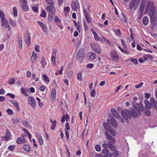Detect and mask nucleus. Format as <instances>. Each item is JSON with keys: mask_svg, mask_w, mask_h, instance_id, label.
<instances>
[{"mask_svg": "<svg viewBox=\"0 0 157 157\" xmlns=\"http://www.w3.org/2000/svg\"><path fill=\"white\" fill-rule=\"evenodd\" d=\"M149 10L148 15L150 18L151 23L153 22L155 20V8L154 6L153 2L150 1H147L145 11Z\"/></svg>", "mask_w": 157, "mask_h": 157, "instance_id": "obj_1", "label": "nucleus"}, {"mask_svg": "<svg viewBox=\"0 0 157 157\" xmlns=\"http://www.w3.org/2000/svg\"><path fill=\"white\" fill-rule=\"evenodd\" d=\"M133 110L132 108H129L128 110L126 109H124L121 111V113L122 116L125 119L128 118H132V111Z\"/></svg>", "mask_w": 157, "mask_h": 157, "instance_id": "obj_2", "label": "nucleus"}, {"mask_svg": "<svg viewBox=\"0 0 157 157\" xmlns=\"http://www.w3.org/2000/svg\"><path fill=\"white\" fill-rule=\"evenodd\" d=\"M85 54L84 49L82 48L79 49L76 58L80 63L82 62Z\"/></svg>", "mask_w": 157, "mask_h": 157, "instance_id": "obj_3", "label": "nucleus"}, {"mask_svg": "<svg viewBox=\"0 0 157 157\" xmlns=\"http://www.w3.org/2000/svg\"><path fill=\"white\" fill-rule=\"evenodd\" d=\"M0 17L1 18V26L3 27L5 25H6L8 23V21L5 19V14L4 13L0 10Z\"/></svg>", "mask_w": 157, "mask_h": 157, "instance_id": "obj_4", "label": "nucleus"}, {"mask_svg": "<svg viewBox=\"0 0 157 157\" xmlns=\"http://www.w3.org/2000/svg\"><path fill=\"white\" fill-rule=\"evenodd\" d=\"M28 104L31 105L33 108L35 109L36 107V101L34 97L29 96L27 99Z\"/></svg>", "mask_w": 157, "mask_h": 157, "instance_id": "obj_5", "label": "nucleus"}, {"mask_svg": "<svg viewBox=\"0 0 157 157\" xmlns=\"http://www.w3.org/2000/svg\"><path fill=\"white\" fill-rule=\"evenodd\" d=\"M91 48L98 54H100L101 49L99 46L95 43H92L90 44Z\"/></svg>", "mask_w": 157, "mask_h": 157, "instance_id": "obj_6", "label": "nucleus"}, {"mask_svg": "<svg viewBox=\"0 0 157 157\" xmlns=\"http://www.w3.org/2000/svg\"><path fill=\"white\" fill-rule=\"evenodd\" d=\"M46 10L48 12H50L53 14L56 11V8L53 5H49L46 6L45 8Z\"/></svg>", "mask_w": 157, "mask_h": 157, "instance_id": "obj_7", "label": "nucleus"}, {"mask_svg": "<svg viewBox=\"0 0 157 157\" xmlns=\"http://www.w3.org/2000/svg\"><path fill=\"white\" fill-rule=\"evenodd\" d=\"M107 121L109 124L112 125L115 127L117 126V122L113 117H112L110 119H108Z\"/></svg>", "mask_w": 157, "mask_h": 157, "instance_id": "obj_8", "label": "nucleus"}, {"mask_svg": "<svg viewBox=\"0 0 157 157\" xmlns=\"http://www.w3.org/2000/svg\"><path fill=\"white\" fill-rule=\"evenodd\" d=\"M136 1V0H132L131 2L129 5V8L130 9H132L133 7H134L135 10L137 9L138 6L139 4L137 2L135 4Z\"/></svg>", "mask_w": 157, "mask_h": 157, "instance_id": "obj_9", "label": "nucleus"}, {"mask_svg": "<svg viewBox=\"0 0 157 157\" xmlns=\"http://www.w3.org/2000/svg\"><path fill=\"white\" fill-rule=\"evenodd\" d=\"M110 55L113 60L116 61H117L118 60V56L115 51H112L110 53Z\"/></svg>", "mask_w": 157, "mask_h": 157, "instance_id": "obj_10", "label": "nucleus"}, {"mask_svg": "<svg viewBox=\"0 0 157 157\" xmlns=\"http://www.w3.org/2000/svg\"><path fill=\"white\" fill-rule=\"evenodd\" d=\"M25 41L27 45H29L31 43V37L29 33H27L25 34Z\"/></svg>", "mask_w": 157, "mask_h": 157, "instance_id": "obj_11", "label": "nucleus"}, {"mask_svg": "<svg viewBox=\"0 0 157 157\" xmlns=\"http://www.w3.org/2000/svg\"><path fill=\"white\" fill-rule=\"evenodd\" d=\"M26 142V140L24 136H20L16 140L17 144H21L25 143Z\"/></svg>", "mask_w": 157, "mask_h": 157, "instance_id": "obj_12", "label": "nucleus"}, {"mask_svg": "<svg viewBox=\"0 0 157 157\" xmlns=\"http://www.w3.org/2000/svg\"><path fill=\"white\" fill-rule=\"evenodd\" d=\"M105 135L107 138L108 140L110 141V142L111 143H114L115 141L114 138L110 136L109 133L107 132H105Z\"/></svg>", "mask_w": 157, "mask_h": 157, "instance_id": "obj_13", "label": "nucleus"}, {"mask_svg": "<svg viewBox=\"0 0 157 157\" xmlns=\"http://www.w3.org/2000/svg\"><path fill=\"white\" fill-rule=\"evenodd\" d=\"M135 103V102H132V104L133 105V107L135 109H137L138 108H139L140 110L141 111H143L144 110V107L141 104L137 103L136 104V105H134V103Z\"/></svg>", "mask_w": 157, "mask_h": 157, "instance_id": "obj_14", "label": "nucleus"}, {"mask_svg": "<svg viewBox=\"0 0 157 157\" xmlns=\"http://www.w3.org/2000/svg\"><path fill=\"white\" fill-rule=\"evenodd\" d=\"M141 115V113L140 110L135 112L133 109V110L132 111V116L135 118L137 117L138 116H139Z\"/></svg>", "mask_w": 157, "mask_h": 157, "instance_id": "obj_15", "label": "nucleus"}, {"mask_svg": "<svg viewBox=\"0 0 157 157\" xmlns=\"http://www.w3.org/2000/svg\"><path fill=\"white\" fill-rule=\"evenodd\" d=\"M10 133L8 129L7 130L5 134V136H4L2 137V139L3 140L5 141H7L10 138Z\"/></svg>", "mask_w": 157, "mask_h": 157, "instance_id": "obj_16", "label": "nucleus"}, {"mask_svg": "<svg viewBox=\"0 0 157 157\" xmlns=\"http://www.w3.org/2000/svg\"><path fill=\"white\" fill-rule=\"evenodd\" d=\"M37 23L38 25L41 27L42 29L44 32L46 33L47 32L46 27L43 22L38 21H37Z\"/></svg>", "mask_w": 157, "mask_h": 157, "instance_id": "obj_17", "label": "nucleus"}, {"mask_svg": "<svg viewBox=\"0 0 157 157\" xmlns=\"http://www.w3.org/2000/svg\"><path fill=\"white\" fill-rule=\"evenodd\" d=\"M111 112L114 116L116 118H119V115L117 112L114 109H112L111 110Z\"/></svg>", "mask_w": 157, "mask_h": 157, "instance_id": "obj_18", "label": "nucleus"}, {"mask_svg": "<svg viewBox=\"0 0 157 157\" xmlns=\"http://www.w3.org/2000/svg\"><path fill=\"white\" fill-rule=\"evenodd\" d=\"M78 3L77 2L73 1L71 3V7L72 9L74 11H76L77 9Z\"/></svg>", "mask_w": 157, "mask_h": 157, "instance_id": "obj_19", "label": "nucleus"}, {"mask_svg": "<svg viewBox=\"0 0 157 157\" xmlns=\"http://www.w3.org/2000/svg\"><path fill=\"white\" fill-rule=\"evenodd\" d=\"M146 0H142L139 9L140 11H144Z\"/></svg>", "mask_w": 157, "mask_h": 157, "instance_id": "obj_20", "label": "nucleus"}, {"mask_svg": "<svg viewBox=\"0 0 157 157\" xmlns=\"http://www.w3.org/2000/svg\"><path fill=\"white\" fill-rule=\"evenodd\" d=\"M40 62L42 68L43 69L44 68L45 66L47 65V63L46 61L45 58L44 57L42 58Z\"/></svg>", "mask_w": 157, "mask_h": 157, "instance_id": "obj_21", "label": "nucleus"}, {"mask_svg": "<svg viewBox=\"0 0 157 157\" xmlns=\"http://www.w3.org/2000/svg\"><path fill=\"white\" fill-rule=\"evenodd\" d=\"M56 89L53 88L52 89L51 93V97L52 99H55L56 97Z\"/></svg>", "mask_w": 157, "mask_h": 157, "instance_id": "obj_22", "label": "nucleus"}, {"mask_svg": "<svg viewBox=\"0 0 157 157\" xmlns=\"http://www.w3.org/2000/svg\"><path fill=\"white\" fill-rule=\"evenodd\" d=\"M89 59L91 60H93L97 57L96 54L93 52H90L89 53Z\"/></svg>", "mask_w": 157, "mask_h": 157, "instance_id": "obj_23", "label": "nucleus"}, {"mask_svg": "<svg viewBox=\"0 0 157 157\" xmlns=\"http://www.w3.org/2000/svg\"><path fill=\"white\" fill-rule=\"evenodd\" d=\"M149 19L147 16H144L142 20V23L145 26L147 25L148 23Z\"/></svg>", "mask_w": 157, "mask_h": 157, "instance_id": "obj_24", "label": "nucleus"}, {"mask_svg": "<svg viewBox=\"0 0 157 157\" xmlns=\"http://www.w3.org/2000/svg\"><path fill=\"white\" fill-rule=\"evenodd\" d=\"M21 6L22 10L25 11H27L29 10V8L27 6V3L21 4Z\"/></svg>", "mask_w": 157, "mask_h": 157, "instance_id": "obj_25", "label": "nucleus"}, {"mask_svg": "<svg viewBox=\"0 0 157 157\" xmlns=\"http://www.w3.org/2000/svg\"><path fill=\"white\" fill-rule=\"evenodd\" d=\"M144 102L146 107L148 109H150L151 108V105L147 99H145L144 101Z\"/></svg>", "mask_w": 157, "mask_h": 157, "instance_id": "obj_26", "label": "nucleus"}, {"mask_svg": "<svg viewBox=\"0 0 157 157\" xmlns=\"http://www.w3.org/2000/svg\"><path fill=\"white\" fill-rule=\"evenodd\" d=\"M108 131L112 136H116V133L114 130L111 127H110L108 129Z\"/></svg>", "mask_w": 157, "mask_h": 157, "instance_id": "obj_27", "label": "nucleus"}, {"mask_svg": "<svg viewBox=\"0 0 157 157\" xmlns=\"http://www.w3.org/2000/svg\"><path fill=\"white\" fill-rule=\"evenodd\" d=\"M11 103H12L14 106L16 107L17 110L19 108L18 105V103L15 100H12L11 101H9Z\"/></svg>", "mask_w": 157, "mask_h": 157, "instance_id": "obj_28", "label": "nucleus"}, {"mask_svg": "<svg viewBox=\"0 0 157 157\" xmlns=\"http://www.w3.org/2000/svg\"><path fill=\"white\" fill-rule=\"evenodd\" d=\"M36 136L38 138L40 144L41 145H42L43 144V140L40 134H36Z\"/></svg>", "mask_w": 157, "mask_h": 157, "instance_id": "obj_29", "label": "nucleus"}, {"mask_svg": "<svg viewBox=\"0 0 157 157\" xmlns=\"http://www.w3.org/2000/svg\"><path fill=\"white\" fill-rule=\"evenodd\" d=\"M11 122L15 124H17V123H20L19 120L17 118H13L11 120Z\"/></svg>", "mask_w": 157, "mask_h": 157, "instance_id": "obj_30", "label": "nucleus"}, {"mask_svg": "<svg viewBox=\"0 0 157 157\" xmlns=\"http://www.w3.org/2000/svg\"><path fill=\"white\" fill-rule=\"evenodd\" d=\"M23 148L25 151H30V146L28 145H25L23 146Z\"/></svg>", "mask_w": 157, "mask_h": 157, "instance_id": "obj_31", "label": "nucleus"}, {"mask_svg": "<svg viewBox=\"0 0 157 157\" xmlns=\"http://www.w3.org/2000/svg\"><path fill=\"white\" fill-rule=\"evenodd\" d=\"M21 92L24 95L26 96H28V95L27 94V91L25 89L24 87H22L21 89Z\"/></svg>", "mask_w": 157, "mask_h": 157, "instance_id": "obj_32", "label": "nucleus"}, {"mask_svg": "<svg viewBox=\"0 0 157 157\" xmlns=\"http://www.w3.org/2000/svg\"><path fill=\"white\" fill-rule=\"evenodd\" d=\"M109 151L107 149H103L102 150V153L103 154H105V155L109 154Z\"/></svg>", "mask_w": 157, "mask_h": 157, "instance_id": "obj_33", "label": "nucleus"}, {"mask_svg": "<svg viewBox=\"0 0 157 157\" xmlns=\"http://www.w3.org/2000/svg\"><path fill=\"white\" fill-rule=\"evenodd\" d=\"M13 14L15 17H17V8L14 6L13 8Z\"/></svg>", "mask_w": 157, "mask_h": 157, "instance_id": "obj_34", "label": "nucleus"}, {"mask_svg": "<svg viewBox=\"0 0 157 157\" xmlns=\"http://www.w3.org/2000/svg\"><path fill=\"white\" fill-rule=\"evenodd\" d=\"M9 21L11 25L13 27L16 26V23L15 21L13 20L11 18L9 19Z\"/></svg>", "mask_w": 157, "mask_h": 157, "instance_id": "obj_35", "label": "nucleus"}, {"mask_svg": "<svg viewBox=\"0 0 157 157\" xmlns=\"http://www.w3.org/2000/svg\"><path fill=\"white\" fill-rule=\"evenodd\" d=\"M43 78L44 80L46 82L49 83L50 82V80L48 77L47 75L45 74H44L43 75Z\"/></svg>", "mask_w": 157, "mask_h": 157, "instance_id": "obj_36", "label": "nucleus"}, {"mask_svg": "<svg viewBox=\"0 0 157 157\" xmlns=\"http://www.w3.org/2000/svg\"><path fill=\"white\" fill-rule=\"evenodd\" d=\"M15 82V80L14 78H11L9 79L8 83L10 85H12L14 84Z\"/></svg>", "mask_w": 157, "mask_h": 157, "instance_id": "obj_37", "label": "nucleus"}, {"mask_svg": "<svg viewBox=\"0 0 157 157\" xmlns=\"http://www.w3.org/2000/svg\"><path fill=\"white\" fill-rule=\"evenodd\" d=\"M22 130L25 133H26L29 136V138L31 139V135L29 133L27 129L25 128H23Z\"/></svg>", "mask_w": 157, "mask_h": 157, "instance_id": "obj_38", "label": "nucleus"}, {"mask_svg": "<svg viewBox=\"0 0 157 157\" xmlns=\"http://www.w3.org/2000/svg\"><path fill=\"white\" fill-rule=\"evenodd\" d=\"M22 124L24 127H28V126H29V123L28 122L24 120H23L22 121Z\"/></svg>", "mask_w": 157, "mask_h": 157, "instance_id": "obj_39", "label": "nucleus"}, {"mask_svg": "<svg viewBox=\"0 0 157 157\" xmlns=\"http://www.w3.org/2000/svg\"><path fill=\"white\" fill-rule=\"evenodd\" d=\"M77 78L78 80L79 81H81L82 80V74L81 73H78L77 75Z\"/></svg>", "mask_w": 157, "mask_h": 157, "instance_id": "obj_40", "label": "nucleus"}, {"mask_svg": "<svg viewBox=\"0 0 157 157\" xmlns=\"http://www.w3.org/2000/svg\"><path fill=\"white\" fill-rule=\"evenodd\" d=\"M45 2L48 5L54 4V0H45Z\"/></svg>", "mask_w": 157, "mask_h": 157, "instance_id": "obj_41", "label": "nucleus"}, {"mask_svg": "<svg viewBox=\"0 0 157 157\" xmlns=\"http://www.w3.org/2000/svg\"><path fill=\"white\" fill-rule=\"evenodd\" d=\"M37 57L36 54L34 52L32 54V56H31V59H33L36 60L37 59Z\"/></svg>", "mask_w": 157, "mask_h": 157, "instance_id": "obj_42", "label": "nucleus"}, {"mask_svg": "<svg viewBox=\"0 0 157 157\" xmlns=\"http://www.w3.org/2000/svg\"><path fill=\"white\" fill-rule=\"evenodd\" d=\"M102 38L104 41L108 45H110L111 43L109 40H107L105 37L102 36Z\"/></svg>", "mask_w": 157, "mask_h": 157, "instance_id": "obj_43", "label": "nucleus"}, {"mask_svg": "<svg viewBox=\"0 0 157 157\" xmlns=\"http://www.w3.org/2000/svg\"><path fill=\"white\" fill-rule=\"evenodd\" d=\"M15 147L14 145H11L8 147V149L9 151H12L14 149Z\"/></svg>", "mask_w": 157, "mask_h": 157, "instance_id": "obj_44", "label": "nucleus"}, {"mask_svg": "<svg viewBox=\"0 0 157 157\" xmlns=\"http://www.w3.org/2000/svg\"><path fill=\"white\" fill-rule=\"evenodd\" d=\"M41 17H45L46 16V13L45 10H43L41 11V13L40 14Z\"/></svg>", "mask_w": 157, "mask_h": 157, "instance_id": "obj_45", "label": "nucleus"}, {"mask_svg": "<svg viewBox=\"0 0 157 157\" xmlns=\"http://www.w3.org/2000/svg\"><path fill=\"white\" fill-rule=\"evenodd\" d=\"M95 149L97 151H100L101 150L100 146L98 144H97L95 147Z\"/></svg>", "mask_w": 157, "mask_h": 157, "instance_id": "obj_46", "label": "nucleus"}, {"mask_svg": "<svg viewBox=\"0 0 157 157\" xmlns=\"http://www.w3.org/2000/svg\"><path fill=\"white\" fill-rule=\"evenodd\" d=\"M103 126L105 129L106 130H107L110 127L108 126L106 122H104L103 124Z\"/></svg>", "mask_w": 157, "mask_h": 157, "instance_id": "obj_47", "label": "nucleus"}, {"mask_svg": "<svg viewBox=\"0 0 157 157\" xmlns=\"http://www.w3.org/2000/svg\"><path fill=\"white\" fill-rule=\"evenodd\" d=\"M121 52L123 53H124V54H126L127 55H129V52L126 49H123Z\"/></svg>", "mask_w": 157, "mask_h": 157, "instance_id": "obj_48", "label": "nucleus"}, {"mask_svg": "<svg viewBox=\"0 0 157 157\" xmlns=\"http://www.w3.org/2000/svg\"><path fill=\"white\" fill-rule=\"evenodd\" d=\"M70 10V8L69 7H66L64 8V12L65 13H67L69 12Z\"/></svg>", "mask_w": 157, "mask_h": 157, "instance_id": "obj_49", "label": "nucleus"}, {"mask_svg": "<svg viewBox=\"0 0 157 157\" xmlns=\"http://www.w3.org/2000/svg\"><path fill=\"white\" fill-rule=\"evenodd\" d=\"M6 112H7V113L10 115H11L13 113L12 110L10 109H7L6 110Z\"/></svg>", "mask_w": 157, "mask_h": 157, "instance_id": "obj_50", "label": "nucleus"}, {"mask_svg": "<svg viewBox=\"0 0 157 157\" xmlns=\"http://www.w3.org/2000/svg\"><path fill=\"white\" fill-rule=\"evenodd\" d=\"M96 94V92L94 89H93L91 92L90 96L91 97H94Z\"/></svg>", "mask_w": 157, "mask_h": 157, "instance_id": "obj_51", "label": "nucleus"}, {"mask_svg": "<svg viewBox=\"0 0 157 157\" xmlns=\"http://www.w3.org/2000/svg\"><path fill=\"white\" fill-rule=\"evenodd\" d=\"M94 39L95 41H97L99 40V36H98L97 33L94 35Z\"/></svg>", "mask_w": 157, "mask_h": 157, "instance_id": "obj_52", "label": "nucleus"}, {"mask_svg": "<svg viewBox=\"0 0 157 157\" xmlns=\"http://www.w3.org/2000/svg\"><path fill=\"white\" fill-rule=\"evenodd\" d=\"M131 61L135 64H137L138 63V61L136 59L131 58Z\"/></svg>", "mask_w": 157, "mask_h": 157, "instance_id": "obj_53", "label": "nucleus"}, {"mask_svg": "<svg viewBox=\"0 0 157 157\" xmlns=\"http://www.w3.org/2000/svg\"><path fill=\"white\" fill-rule=\"evenodd\" d=\"M93 64L92 63H89L87 64L86 67L87 68H91L93 67Z\"/></svg>", "mask_w": 157, "mask_h": 157, "instance_id": "obj_54", "label": "nucleus"}, {"mask_svg": "<svg viewBox=\"0 0 157 157\" xmlns=\"http://www.w3.org/2000/svg\"><path fill=\"white\" fill-rule=\"evenodd\" d=\"M143 12L144 11H140V12L139 13L138 16V17L139 19H140L141 18L143 15Z\"/></svg>", "mask_w": 157, "mask_h": 157, "instance_id": "obj_55", "label": "nucleus"}, {"mask_svg": "<svg viewBox=\"0 0 157 157\" xmlns=\"http://www.w3.org/2000/svg\"><path fill=\"white\" fill-rule=\"evenodd\" d=\"M65 127V130L67 131V130H70V127L69 124L67 122L66 123Z\"/></svg>", "mask_w": 157, "mask_h": 157, "instance_id": "obj_56", "label": "nucleus"}, {"mask_svg": "<svg viewBox=\"0 0 157 157\" xmlns=\"http://www.w3.org/2000/svg\"><path fill=\"white\" fill-rule=\"evenodd\" d=\"M113 154L114 157H117L119 155V152L118 151L116 150L113 152Z\"/></svg>", "mask_w": 157, "mask_h": 157, "instance_id": "obj_57", "label": "nucleus"}, {"mask_svg": "<svg viewBox=\"0 0 157 157\" xmlns=\"http://www.w3.org/2000/svg\"><path fill=\"white\" fill-rule=\"evenodd\" d=\"M18 44V46L19 47V48L20 49H21L22 48V41H20L19 40V42H17Z\"/></svg>", "mask_w": 157, "mask_h": 157, "instance_id": "obj_58", "label": "nucleus"}, {"mask_svg": "<svg viewBox=\"0 0 157 157\" xmlns=\"http://www.w3.org/2000/svg\"><path fill=\"white\" fill-rule=\"evenodd\" d=\"M6 95L10 96L12 98H13L15 97L14 95L12 93H8L6 94Z\"/></svg>", "mask_w": 157, "mask_h": 157, "instance_id": "obj_59", "label": "nucleus"}, {"mask_svg": "<svg viewBox=\"0 0 157 157\" xmlns=\"http://www.w3.org/2000/svg\"><path fill=\"white\" fill-rule=\"evenodd\" d=\"M85 18L88 23H90L91 22V19L87 15H86V16Z\"/></svg>", "mask_w": 157, "mask_h": 157, "instance_id": "obj_60", "label": "nucleus"}, {"mask_svg": "<svg viewBox=\"0 0 157 157\" xmlns=\"http://www.w3.org/2000/svg\"><path fill=\"white\" fill-rule=\"evenodd\" d=\"M144 112L145 114L147 116L150 115L151 114L150 111L149 109L145 110Z\"/></svg>", "mask_w": 157, "mask_h": 157, "instance_id": "obj_61", "label": "nucleus"}, {"mask_svg": "<svg viewBox=\"0 0 157 157\" xmlns=\"http://www.w3.org/2000/svg\"><path fill=\"white\" fill-rule=\"evenodd\" d=\"M83 24L84 27V30L85 31H87L88 30V27L86 23V22L85 21L84 22Z\"/></svg>", "mask_w": 157, "mask_h": 157, "instance_id": "obj_62", "label": "nucleus"}, {"mask_svg": "<svg viewBox=\"0 0 157 157\" xmlns=\"http://www.w3.org/2000/svg\"><path fill=\"white\" fill-rule=\"evenodd\" d=\"M54 21L56 22H61V20L58 18L57 17H56L54 18Z\"/></svg>", "mask_w": 157, "mask_h": 157, "instance_id": "obj_63", "label": "nucleus"}, {"mask_svg": "<svg viewBox=\"0 0 157 157\" xmlns=\"http://www.w3.org/2000/svg\"><path fill=\"white\" fill-rule=\"evenodd\" d=\"M56 51L53 50L52 51V56L56 57Z\"/></svg>", "mask_w": 157, "mask_h": 157, "instance_id": "obj_64", "label": "nucleus"}]
</instances>
